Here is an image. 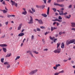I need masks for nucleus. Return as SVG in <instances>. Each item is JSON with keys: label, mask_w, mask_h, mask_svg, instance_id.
<instances>
[{"label": "nucleus", "mask_w": 75, "mask_h": 75, "mask_svg": "<svg viewBox=\"0 0 75 75\" xmlns=\"http://www.w3.org/2000/svg\"><path fill=\"white\" fill-rule=\"evenodd\" d=\"M71 26L73 27H75V23L74 22L71 23Z\"/></svg>", "instance_id": "18"}, {"label": "nucleus", "mask_w": 75, "mask_h": 75, "mask_svg": "<svg viewBox=\"0 0 75 75\" xmlns=\"http://www.w3.org/2000/svg\"><path fill=\"white\" fill-rule=\"evenodd\" d=\"M36 7H37V8H41V6H39L36 5Z\"/></svg>", "instance_id": "41"}, {"label": "nucleus", "mask_w": 75, "mask_h": 75, "mask_svg": "<svg viewBox=\"0 0 75 75\" xmlns=\"http://www.w3.org/2000/svg\"><path fill=\"white\" fill-rule=\"evenodd\" d=\"M35 20L36 21H38L39 24H43V22L41 19L38 20V19H36Z\"/></svg>", "instance_id": "8"}, {"label": "nucleus", "mask_w": 75, "mask_h": 75, "mask_svg": "<svg viewBox=\"0 0 75 75\" xmlns=\"http://www.w3.org/2000/svg\"><path fill=\"white\" fill-rule=\"evenodd\" d=\"M59 73H64V70H62Z\"/></svg>", "instance_id": "48"}, {"label": "nucleus", "mask_w": 75, "mask_h": 75, "mask_svg": "<svg viewBox=\"0 0 75 75\" xmlns=\"http://www.w3.org/2000/svg\"><path fill=\"white\" fill-rule=\"evenodd\" d=\"M52 10H53V11H54V12H55V11H57V9H56V8H53L52 9Z\"/></svg>", "instance_id": "42"}, {"label": "nucleus", "mask_w": 75, "mask_h": 75, "mask_svg": "<svg viewBox=\"0 0 75 75\" xmlns=\"http://www.w3.org/2000/svg\"><path fill=\"white\" fill-rule=\"evenodd\" d=\"M45 4L47 3V0H43Z\"/></svg>", "instance_id": "44"}, {"label": "nucleus", "mask_w": 75, "mask_h": 75, "mask_svg": "<svg viewBox=\"0 0 75 75\" xmlns=\"http://www.w3.org/2000/svg\"><path fill=\"white\" fill-rule=\"evenodd\" d=\"M32 11L30 9L28 11L29 12V13H31V14H34V12H35V9L33 8H31Z\"/></svg>", "instance_id": "6"}, {"label": "nucleus", "mask_w": 75, "mask_h": 75, "mask_svg": "<svg viewBox=\"0 0 75 75\" xmlns=\"http://www.w3.org/2000/svg\"><path fill=\"white\" fill-rule=\"evenodd\" d=\"M27 53H29L31 55V57H34V56H33V54L32 53V52L31 51L29 50L27 52Z\"/></svg>", "instance_id": "9"}, {"label": "nucleus", "mask_w": 75, "mask_h": 75, "mask_svg": "<svg viewBox=\"0 0 75 75\" xmlns=\"http://www.w3.org/2000/svg\"><path fill=\"white\" fill-rule=\"evenodd\" d=\"M62 21V20H60L59 19H58L57 21H58L60 23H61V22Z\"/></svg>", "instance_id": "47"}, {"label": "nucleus", "mask_w": 75, "mask_h": 75, "mask_svg": "<svg viewBox=\"0 0 75 75\" xmlns=\"http://www.w3.org/2000/svg\"><path fill=\"white\" fill-rule=\"evenodd\" d=\"M40 28H41L42 29H43L44 28V29H45V27L43 26L40 27Z\"/></svg>", "instance_id": "38"}, {"label": "nucleus", "mask_w": 75, "mask_h": 75, "mask_svg": "<svg viewBox=\"0 0 75 75\" xmlns=\"http://www.w3.org/2000/svg\"><path fill=\"white\" fill-rule=\"evenodd\" d=\"M6 67H7V68H10V64H8L7 65V66Z\"/></svg>", "instance_id": "28"}, {"label": "nucleus", "mask_w": 75, "mask_h": 75, "mask_svg": "<svg viewBox=\"0 0 75 75\" xmlns=\"http://www.w3.org/2000/svg\"><path fill=\"white\" fill-rule=\"evenodd\" d=\"M54 6H59V7H64V5L63 4H60L57 3H54Z\"/></svg>", "instance_id": "5"}, {"label": "nucleus", "mask_w": 75, "mask_h": 75, "mask_svg": "<svg viewBox=\"0 0 75 75\" xmlns=\"http://www.w3.org/2000/svg\"><path fill=\"white\" fill-rule=\"evenodd\" d=\"M23 10H24V11H25V8H23Z\"/></svg>", "instance_id": "56"}, {"label": "nucleus", "mask_w": 75, "mask_h": 75, "mask_svg": "<svg viewBox=\"0 0 75 75\" xmlns=\"http://www.w3.org/2000/svg\"><path fill=\"white\" fill-rule=\"evenodd\" d=\"M63 13V14L61 15V16H62V15H67L68 14L67 12H65L64 13V11H63V12L62 13Z\"/></svg>", "instance_id": "24"}, {"label": "nucleus", "mask_w": 75, "mask_h": 75, "mask_svg": "<svg viewBox=\"0 0 75 75\" xmlns=\"http://www.w3.org/2000/svg\"><path fill=\"white\" fill-rule=\"evenodd\" d=\"M58 19H59V20H62V17H61V16H59L58 17Z\"/></svg>", "instance_id": "36"}, {"label": "nucleus", "mask_w": 75, "mask_h": 75, "mask_svg": "<svg viewBox=\"0 0 75 75\" xmlns=\"http://www.w3.org/2000/svg\"><path fill=\"white\" fill-rule=\"evenodd\" d=\"M4 13H7V11H6L5 10H4L3 11Z\"/></svg>", "instance_id": "35"}, {"label": "nucleus", "mask_w": 75, "mask_h": 75, "mask_svg": "<svg viewBox=\"0 0 75 75\" xmlns=\"http://www.w3.org/2000/svg\"><path fill=\"white\" fill-rule=\"evenodd\" d=\"M5 35H4L2 36H1V38H4V37H5Z\"/></svg>", "instance_id": "50"}, {"label": "nucleus", "mask_w": 75, "mask_h": 75, "mask_svg": "<svg viewBox=\"0 0 75 75\" xmlns=\"http://www.w3.org/2000/svg\"><path fill=\"white\" fill-rule=\"evenodd\" d=\"M23 35H24V33H21L18 35L19 37H22Z\"/></svg>", "instance_id": "14"}, {"label": "nucleus", "mask_w": 75, "mask_h": 75, "mask_svg": "<svg viewBox=\"0 0 75 75\" xmlns=\"http://www.w3.org/2000/svg\"><path fill=\"white\" fill-rule=\"evenodd\" d=\"M61 2V0H57V3H60Z\"/></svg>", "instance_id": "45"}, {"label": "nucleus", "mask_w": 75, "mask_h": 75, "mask_svg": "<svg viewBox=\"0 0 75 75\" xmlns=\"http://www.w3.org/2000/svg\"><path fill=\"white\" fill-rule=\"evenodd\" d=\"M11 3L12 6H15L16 7H17L18 4L17 3H16L15 1H13L11 0Z\"/></svg>", "instance_id": "2"}, {"label": "nucleus", "mask_w": 75, "mask_h": 75, "mask_svg": "<svg viewBox=\"0 0 75 75\" xmlns=\"http://www.w3.org/2000/svg\"><path fill=\"white\" fill-rule=\"evenodd\" d=\"M71 16L70 15H69L68 16H66V18H68V19H69V18H71Z\"/></svg>", "instance_id": "19"}, {"label": "nucleus", "mask_w": 75, "mask_h": 75, "mask_svg": "<svg viewBox=\"0 0 75 75\" xmlns=\"http://www.w3.org/2000/svg\"><path fill=\"white\" fill-rule=\"evenodd\" d=\"M67 61H68V59H67L66 60L64 59L63 60L64 62H67Z\"/></svg>", "instance_id": "62"}, {"label": "nucleus", "mask_w": 75, "mask_h": 75, "mask_svg": "<svg viewBox=\"0 0 75 75\" xmlns=\"http://www.w3.org/2000/svg\"><path fill=\"white\" fill-rule=\"evenodd\" d=\"M22 25H23L22 23H21L19 25V26L18 27V30H20L21 29V26H22Z\"/></svg>", "instance_id": "12"}, {"label": "nucleus", "mask_w": 75, "mask_h": 75, "mask_svg": "<svg viewBox=\"0 0 75 75\" xmlns=\"http://www.w3.org/2000/svg\"><path fill=\"white\" fill-rule=\"evenodd\" d=\"M61 49L60 48H58L57 49L54 50L53 52L54 53H58L59 54V53L61 52Z\"/></svg>", "instance_id": "3"}, {"label": "nucleus", "mask_w": 75, "mask_h": 75, "mask_svg": "<svg viewBox=\"0 0 75 75\" xmlns=\"http://www.w3.org/2000/svg\"><path fill=\"white\" fill-rule=\"evenodd\" d=\"M50 11V7L48 8L47 12V14L48 15L49 14V11Z\"/></svg>", "instance_id": "23"}, {"label": "nucleus", "mask_w": 75, "mask_h": 75, "mask_svg": "<svg viewBox=\"0 0 75 75\" xmlns=\"http://www.w3.org/2000/svg\"><path fill=\"white\" fill-rule=\"evenodd\" d=\"M4 58H2L1 59V60L2 63H3V62H4Z\"/></svg>", "instance_id": "26"}, {"label": "nucleus", "mask_w": 75, "mask_h": 75, "mask_svg": "<svg viewBox=\"0 0 75 75\" xmlns=\"http://www.w3.org/2000/svg\"><path fill=\"white\" fill-rule=\"evenodd\" d=\"M2 4L4 5H6V3H5V1H3Z\"/></svg>", "instance_id": "33"}, {"label": "nucleus", "mask_w": 75, "mask_h": 75, "mask_svg": "<svg viewBox=\"0 0 75 75\" xmlns=\"http://www.w3.org/2000/svg\"><path fill=\"white\" fill-rule=\"evenodd\" d=\"M7 45L6 44H1L0 45V47H7Z\"/></svg>", "instance_id": "11"}, {"label": "nucleus", "mask_w": 75, "mask_h": 75, "mask_svg": "<svg viewBox=\"0 0 75 75\" xmlns=\"http://www.w3.org/2000/svg\"><path fill=\"white\" fill-rule=\"evenodd\" d=\"M53 69H55V70H57V67H56V66L54 67Z\"/></svg>", "instance_id": "39"}, {"label": "nucleus", "mask_w": 75, "mask_h": 75, "mask_svg": "<svg viewBox=\"0 0 75 75\" xmlns=\"http://www.w3.org/2000/svg\"><path fill=\"white\" fill-rule=\"evenodd\" d=\"M50 40H52V41H53V40H54V39H55V38L54 37H53V38H52V37H51V36H50Z\"/></svg>", "instance_id": "22"}, {"label": "nucleus", "mask_w": 75, "mask_h": 75, "mask_svg": "<svg viewBox=\"0 0 75 75\" xmlns=\"http://www.w3.org/2000/svg\"><path fill=\"white\" fill-rule=\"evenodd\" d=\"M38 71V70L36 69L35 70H33L30 73V75H33V74H35L36 72H37Z\"/></svg>", "instance_id": "7"}, {"label": "nucleus", "mask_w": 75, "mask_h": 75, "mask_svg": "<svg viewBox=\"0 0 75 75\" xmlns=\"http://www.w3.org/2000/svg\"><path fill=\"white\" fill-rule=\"evenodd\" d=\"M48 49H45L43 50L44 51H48Z\"/></svg>", "instance_id": "51"}, {"label": "nucleus", "mask_w": 75, "mask_h": 75, "mask_svg": "<svg viewBox=\"0 0 75 75\" xmlns=\"http://www.w3.org/2000/svg\"><path fill=\"white\" fill-rule=\"evenodd\" d=\"M37 30L38 31H41V30H40V28H37Z\"/></svg>", "instance_id": "40"}, {"label": "nucleus", "mask_w": 75, "mask_h": 75, "mask_svg": "<svg viewBox=\"0 0 75 75\" xmlns=\"http://www.w3.org/2000/svg\"><path fill=\"white\" fill-rule=\"evenodd\" d=\"M42 16L44 17H47V15L45 14L42 13Z\"/></svg>", "instance_id": "20"}, {"label": "nucleus", "mask_w": 75, "mask_h": 75, "mask_svg": "<svg viewBox=\"0 0 75 75\" xmlns=\"http://www.w3.org/2000/svg\"><path fill=\"white\" fill-rule=\"evenodd\" d=\"M11 55V54L9 53V54H7V55L5 57L6 58H7V57H10Z\"/></svg>", "instance_id": "15"}, {"label": "nucleus", "mask_w": 75, "mask_h": 75, "mask_svg": "<svg viewBox=\"0 0 75 75\" xmlns=\"http://www.w3.org/2000/svg\"><path fill=\"white\" fill-rule=\"evenodd\" d=\"M51 0H48V3H51Z\"/></svg>", "instance_id": "54"}, {"label": "nucleus", "mask_w": 75, "mask_h": 75, "mask_svg": "<svg viewBox=\"0 0 75 75\" xmlns=\"http://www.w3.org/2000/svg\"><path fill=\"white\" fill-rule=\"evenodd\" d=\"M57 26H58V25H59V23L57 22Z\"/></svg>", "instance_id": "64"}, {"label": "nucleus", "mask_w": 75, "mask_h": 75, "mask_svg": "<svg viewBox=\"0 0 75 75\" xmlns=\"http://www.w3.org/2000/svg\"><path fill=\"white\" fill-rule=\"evenodd\" d=\"M62 34V32H59V35H61V34Z\"/></svg>", "instance_id": "61"}, {"label": "nucleus", "mask_w": 75, "mask_h": 75, "mask_svg": "<svg viewBox=\"0 0 75 75\" xmlns=\"http://www.w3.org/2000/svg\"><path fill=\"white\" fill-rule=\"evenodd\" d=\"M33 52L34 53H35V54H38V52H37L36 51H33Z\"/></svg>", "instance_id": "31"}, {"label": "nucleus", "mask_w": 75, "mask_h": 75, "mask_svg": "<svg viewBox=\"0 0 75 75\" xmlns=\"http://www.w3.org/2000/svg\"><path fill=\"white\" fill-rule=\"evenodd\" d=\"M59 73H56L54 74V75H58Z\"/></svg>", "instance_id": "46"}, {"label": "nucleus", "mask_w": 75, "mask_h": 75, "mask_svg": "<svg viewBox=\"0 0 75 75\" xmlns=\"http://www.w3.org/2000/svg\"><path fill=\"white\" fill-rule=\"evenodd\" d=\"M33 31L34 32V33H36L37 32V31L36 30V29H35L33 30Z\"/></svg>", "instance_id": "57"}, {"label": "nucleus", "mask_w": 75, "mask_h": 75, "mask_svg": "<svg viewBox=\"0 0 75 75\" xmlns=\"http://www.w3.org/2000/svg\"><path fill=\"white\" fill-rule=\"evenodd\" d=\"M50 33V32H49V31H48V32H46L45 34V35H47V34H48Z\"/></svg>", "instance_id": "29"}, {"label": "nucleus", "mask_w": 75, "mask_h": 75, "mask_svg": "<svg viewBox=\"0 0 75 75\" xmlns=\"http://www.w3.org/2000/svg\"><path fill=\"white\" fill-rule=\"evenodd\" d=\"M58 19H56L55 20H52V21H58Z\"/></svg>", "instance_id": "37"}, {"label": "nucleus", "mask_w": 75, "mask_h": 75, "mask_svg": "<svg viewBox=\"0 0 75 75\" xmlns=\"http://www.w3.org/2000/svg\"><path fill=\"white\" fill-rule=\"evenodd\" d=\"M20 58V56H17L16 58L15 59V60H17V59H18Z\"/></svg>", "instance_id": "27"}, {"label": "nucleus", "mask_w": 75, "mask_h": 75, "mask_svg": "<svg viewBox=\"0 0 75 75\" xmlns=\"http://www.w3.org/2000/svg\"><path fill=\"white\" fill-rule=\"evenodd\" d=\"M57 48H58V47H59V45H60V43H57Z\"/></svg>", "instance_id": "25"}, {"label": "nucleus", "mask_w": 75, "mask_h": 75, "mask_svg": "<svg viewBox=\"0 0 75 75\" xmlns=\"http://www.w3.org/2000/svg\"><path fill=\"white\" fill-rule=\"evenodd\" d=\"M72 7V5H70L69 6V8H70Z\"/></svg>", "instance_id": "52"}, {"label": "nucleus", "mask_w": 75, "mask_h": 75, "mask_svg": "<svg viewBox=\"0 0 75 75\" xmlns=\"http://www.w3.org/2000/svg\"><path fill=\"white\" fill-rule=\"evenodd\" d=\"M71 30H72L73 31H75V28H71Z\"/></svg>", "instance_id": "53"}, {"label": "nucleus", "mask_w": 75, "mask_h": 75, "mask_svg": "<svg viewBox=\"0 0 75 75\" xmlns=\"http://www.w3.org/2000/svg\"><path fill=\"white\" fill-rule=\"evenodd\" d=\"M27 13V11H23L22 13V14H24V15H26Z\"/></svg>", "instance_id": "21"}, {"label": "nucleus", "mask_w": 75, "mask_h": 75, "mask_svg": "<svg viewBox=\"0 0 75 75\" xmlns=\"http://www.w3.org/2000/svg\"><path fill=\"white\" fill-rule=\"evenodd\" d=\"M61 66V65L60 64H56V66L57 67H60Z\"/></svg>", "instance_id": "34"}, {"label": "nucleus", "mask_w": 75, "mask_h": 75, "mask_svg": "<svg viewBox=\"0 0 75 75\" xmlns=\"http://www.w3.org/2000/svg\"><path fill=\"white\" fill-rule=\"evenodd\" d=\"M3 0H5V1H9V0H0V1L1 3H2L3 1Z\"/></svg>", "instance_id": "30"}, {"label": "nucleus", "mask_w": 75, "mask_h": 75, "mask_svg": "<svg viewBox=\"0 0 75 75\" xmlns=\"http://www.w3.org/2000/svg\"><path fill=\"white\" fill-rule=\"evenodd\" d=\"M2 49L4 52H7V49H6V48L4 47H3Z\"/></svg>", "instance_id": "17"}, {"label": "nucleus", "mask_w": 75, "mask_h": 75, "mask_svg": "<svg viewBox=\"0 0 75 75\" xmlns=\"http://www.w3.org/2000/svg\"><path fill=\"white\" fill-rule=\"evenodd\" d=\"M61 10V11H63V10H64V8H62L60 9V10Z\"/></svg>", "instance_id": "55"}, {"label": "nucleus", "mask_w": 75, "mask_h": 75, "mask_svg": "<svg viewBox=\"0 0 75 75\" xmlns=\"http://www.w3.org/2000/svg\"><path fill=\"white\" fill-rule=\"evenodd\" d=\"M34 35H32L31 36L32 40H33L34 39Z\"/></svg>", "instance_id": "32"}, {"label": "nucleus", "mask_w": 75, "mask_h": 75, "mask_svg": "<svg viewBox=\"0 0 75 75\" xmlns=\"http://www.w3.org/2000/svg\"><path fill=\"white\" fill-rule=\"evenodd\" d=\"M75 41V39L71 40H68L66 41V45H69L70 44H72L74 43Z\"/></svg>", "instance_id": "1"}, {"label": "nucleus", "mask_w": 75, "mask_h": 75, "mask_svg": "<svg viewBox=\"0 0 75 75\" xmlns=\"http://www.w3.org/2000/svg\"><path fill=\"white\" fill-rule=\"evenodd\" d=\"M8 22H5V24H6V25H7V24H8Z\"/></svg>", "instance_id": "58"}, {"label": "nucleus", "mask_w": 75, "mask_h": 75, "mask_svg": "<svg viewBox=\"0 0 75 75\" xmlns=\"http://www.w3.org/2000/svg\"><path fill=\"white\" fill-rule=\"evenodd\" d=\"M30 20L29 21V22H28V24H30L33 23V17L31 16H30Z\"/></svg>", "instance_id": "4"}, {"label": "nucleus", "mask_w": 75, "mask_h": 75, "mask_svg": "<svg viewBox=\"0 0 75 75\" xmlns=\"http://www.w3.org/2000/svg\"><path fill=\"white\" fill-rule=\"evenodd\" d=\"M4 64V65H6V64H7V65H8V63L7 62H5Z\"/></svg>", "instance_id": "49"}, {"label": "nucleus", "mask_w": 75, "mask_h": 75, "mask_svg": "<svg viewBox=\"0 0 75 75\" xmlns=\"http://www.w3.org/2000/svg\"><path fill=\"white\" fill-rule=\"evenodd\" d=\"M0 17H1V18H3L4 17V16H3L0 15Z\"/></svg>", "instance_id": "60"}, {"label": "nucleus", "mask_w": 75, "mask_h": 75, "mask_svg": "<svg viewBox=\"0 0 75 75\" xmlns=\"http://www.w3.org/2000/svg\"><path fill=\"white\" fill-rule=\"evenodd\" d=\"M13 33H11L10 34V36H13Z\"/></svg>", "instance_id": "63"}, {"label": "nucleus", "mask_w": 75, "mask_h": 75, "mask_svg": "<svg viewBox=\"0 0 75 75\" xmlns=\"http://www.w3.org/2000/svg\"><path fill=\"white\" fill-rule=\"evenodd\" d=\"M64 46H65V45L64 43V42H62L61 44V48H64Z\"/></svg>", "instance_id": "16"}, {"label": "nucleus", "mask_w": 75, "mask_h": 75, "mask_svg": "<svg viewBox=\"0 0 75 75\" xmlns=\"http://www.w3.org/2000/svg\"><path fill=\"white\" fill-rule=\"evenodd\" d=\"M56 41H57V38L55 39L53 41H54V42H56Z\"/></svg>", "instance_id": "43"}, {"label": "nucleus", "mask_w": 75, "mask_h": 75, "mask_svg": "<svg viewBox=\"0 0 75 75\" xmlns=\"http://www.w3.org/2000/svg\"><path fill=\"white\" fill-rule=\"evenodd\" d=\"M7 17L8 18H10V17H11V15H8L7 16Z\"/></svg>", "instance_id": "59"}, {"label": "nucleus", "mask_w": 75, "mask_h": 75, "mask_svg": "<svg viewBox=\"0 0 75 75\" xmlns=\"http://www.w3.org/2000/svg\"><path fill=\"white\" fill-rule=\"evenodd\" d=\"M57 28H55V27H53L52 26L51 27V30L52 32V31L54 30H57Z\"/></svg>", "instance_id": "10"}, {"label": "nucleus", "mask_w": 75, "mask_h": 75, "mask_svg": "<svg viewBox=\"0 0 75 75\" xmlns=\"http://www.w3.org/2000/svg\"><path fill=\"white\" fill-rule=\"evenodd\" d=\"M57 11H58V12L59 13V14H60V15L61 16V15H62V14H63V13H62L63 12V11H62L61 10H57Z\"/></svg>", "instance_id": "13"}]
</instances>
